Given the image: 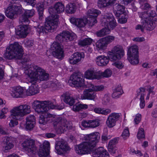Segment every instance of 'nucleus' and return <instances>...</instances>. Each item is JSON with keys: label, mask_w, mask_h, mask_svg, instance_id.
Listing matches in <instances>:
<instances>
[{"label": "nucleus", "mask_w": 157, "mask_h": 157, "mask_svg": "<svg viewBox=\"0 0 157 157\" xmlns=\"http://www.w3.org/2000/svg\"><path fill=\"white\" fill-rule=\"evenodd\" d=\"M64 5L60 2L56 3L53 8H50L48 11L51 15L52 18L48 17L46 19V21L44 26L38 25L37 27L34 26L36 31L40 34L46 33L48 32H52L57 28V24L58 21V16L56 13H60L64 12Z\"/></svg>", "instance_id": "1"}, {"label": "nucleus", "mask_w": 157, "mask_h": 157, "mask_svg": "<svg viewBox=\"0 0 157 157\" xmlns=\"http://www.w3.org/2000/svg\"><path fill=\"white\" fill-rule=\"evenodd\" d=\"M23 67L24 68L27 69L25 72L27 75V79L29 82L35 84L38 80L42 81L47 80L49 78V74L41 67L27 63Z\"/></svg>", "instance_id": "2"}, {"label": "nucleus", "mask_w": 157, "mask_h": 157, "mask_svg": "<svg viewBox=\"0 0 157 157\" xmlns=\"http://www.w3.org/2000/svg\"><path fill=\"white\" fill-rule=\"evenodd\" d=\"M85 138L86 141L75 147L76 153L79 155L90 153L94 151L97 144L100 140V135L99 132H96L87 135Z\"/></svg>", "instance_id": "3"}, {"label": "nucleus", "mask_w": 157, "mask_h": 157, "mask_svg": "<svg viewBox=\"0 0 157 157\" xmlns=\"http://www.w3.org/2000/svg\"><path fill=\"white\" fill-rule=\"evenodd\" d=\"M108 58L102 56L97 57L96 61L99 66H106L109 59L111 61H116L120 59L124 55V51L121 46L117 45L114 46L111 51L108 52Z\"/></svg>", "instance_id": "4"}, {"label": "nucleus", "mask_w": 157, "mask_h": 157, "mask_svg": "<svg viewBox=\"0 0 157 157\" xmlns=\"http://www.w3.org/2000/svg\"><path fill=\"white\" fill-rule=\"evenodd\" d=\"M6 52L4 56L8 59H11L13 58L21 59L23 64L29 62V59L23 56V49L22 46L17 42L11 44L6 49Z\"/></svg>", "instance_id": "5"}, {"label": "nucleus", "mask_w": 157, "mask_h": 157, "mask_svg": "<svg viewBox=\"0 0 157 157\" xmlns=\"http://www.w3.org/2000/svg\"><path fill=\"white\" fill-rule=\"evenodd\" d=\"M33 105L37 113L47 112L49 108L61 110L64 108L63 106L55 105L51 101H43L36 100L33 102Z\"/></svg>", "instance_id": "6"}, {"label": "nucleus", "mask_w": 157, "mask_h": 157, "mask_svg": "<svg viewBox=\"0 0 157 157\" xmlns=\"http://www.w3.org/2000/svg\"><path fill=\"white\" fill-rule=\"evenodd\" d=\"M31 112V107L27 104L15 107L10 110V118L16 120L22 119V117Z\"/></svg>", "instance_id": "7"}, {"label": "nucleus", "mask_w": 157, "mask_h": 157, "mask_svg": "<svg viewBox=\"0 0 157 157\" xmlns=\"http://www.w3.org/2000/svg\"><path fill=\"white\" fill-rule=\"evenodd\" d=\"M54 126L57 127V131L59 133H63L67 129L71 128V123L67 121L66 119L61 117H56L53 123Z\"/></svg>", "instance_id": "8"}, {"label": "nucleus", "mask_w": 157, "mask_h": 157, "mask_svg": "<svg viewBox=\"0 0 157 157\" xmlns=\"http://www.w3.org/2000/svg\"><path fill=\"white\" fill-rule=\"evenodd\" d=\"M70 80L76 88L82 90L85 87L83 76L80 72L74 73L71 76Z\"/></svg>", "instance_id": "9"}, {"label": "nucleus", "mask_w": 157, "mask_h": 157, "mask_svg": "<svg viewBox=\"0 0 157 157\" xmlns=\"http://www.w3.org/2000/svg\"><path fill=\"white\" fill-rule=\"evenodd\" d=\"M127 55L128 59L132 64H138L139 62L138 46L134 45L129 47Z\"/></svg>", "instance_id": "10"}, {"label": "nucleus", "mask_w": 157, "mask_h": 157, "mask_svg": "<svg viewBox=\"0 0 157 157\" xmlns=\"http://www.w3.org/2000/svg\"><path fill=\"white\" fill-rule=\"evenodd\" d=\"M102 25L106 27L107 28L113 29L117 25L115 19L111 14H105L101 19Z\"/></svg>", "instance_id": "11"}, {"label": "nucleus", "mask_w": 157, "mask_h": 157, "mask_svg": "<svg viewBox=\"0 0 157 157\" xmlns=\"http://www.w3.org/2000/svg\"><path fill=\"white\" fill-rule=\"evenodd\" d=\"M22 12V9L21 5L17 6L13 5L8 7L5 11L6 17L10 19L14 18L16 15L20 14Z\"/></svg>", "instance_id": "12"}, {"label": "nucleus", "mask_w": 157, "mask_h": 157, "mask_svg": "<svg viewBox=\"0 0 157 157\" xmlns=\"http://www.w3.org/2000/svg\"><path fill=\"white\" fill-rule=\"evenodd\" d=\"M87 17L86 18L87 24L89 26L92 27L97 22L96 18L98 15L101 14V12L99 10L92 9L89 10L87 12Z\"/></svg>", "instance_id": "13"}, {"label": "nucleus", "mask_w": 157, "mask_h": 157, "mask_svg": "<svg viewBox=\"0 0 157 157\" xmlns=\"http://www.w3.org/2000/svg\"><path fill=\"white\" fill-rule=\"evenodd\" d=\"M55 148L57 153L60 155L67 153L71 149L67 143L64 140L56 142Z\"/></svg>", "instance_id": "14"}, {"label": "nucleus", "mask_w": 157, "mask_h": 157, "mask_svg": "<svg viewBox=\"0 0 157 157\" xmlns=\"http://www.w3.org/2000/svg\"><path fill=\"white\" fill-rule=\"evenodd\" d=\"M75 37V34L71 33L67 31H63L58 34L56 37V40L60 43L73 40Z\"/></svg>", "instance_id": "15"}, {"label": "nucleus", "mask_w": 157, "mask_h": 157, "mask_svg": "<svg viewBox=\"0 0 157 157\" xmlns=\"http://www.w3.org/2000/svg\"><path fill=\"white\" fill-rule=\"evenodd\" d=\"M24 150L30 154H34L36 152V147L35 141L33 139L25 140L22 144Z\"/></svg>", "instance_id": "16"}, {"label": "nucleus", "mask_w": 157, "mask_h": 157, "mask_svg": "<svg viewBox=\"0 0 157 157\" xmlns=\"http://www.w3.org/2000/svg\"><path fill=\"white\" fill-rule=\"evenodd\" d=\"M51 49L54 57L59 59H62L63 57V51L59 43L56 42H53L51 45Z\"/></svg>", "instance_id": "17"}, {"label": "nucleus", "mask_w": 157, "mask_h": 157, "mask_svg": "<svg viewBox=\"0 0 157 157\" xmlns=\"http://www.w3.org/2000/svg\"><path fill=\"white\" fill-rule=\"evenodd\" d=\"M139 15L140 17L142 19H148L150 21H151L154 25V28H155V24L154 23V21L157 20V14L155 11L149 10L148 11L147 13L145 12L139 13Z\"/></svg>", "instance_id": "18"}, {"label": "nucleus", "mask_w": 157, "mask_h": 157, "mask_svg": "<svg viewBox=\"0 0 157 157\" xmlns=\"http://www.w3.org/2000/svg\"><path fill=\"white\" fill-rule=\"evenodd\" d=\"M120 116L118 113H113L108 117L106 122V125L109 128H112L114 126L116 122L119 120Z\"/></svg>", "instance_id": "19"}, {"label": "nucleus", "mask_w": 157, "mask_h": 157, "mask_svg": "<svg viewBox=\"0 0 157 157\" xmlns=\"http://www.w3.org/2000/svg\"><path fill=\"white\" fill-rule=\"evenodd\" d=\"M143 20L142 25H137L136 27V29H140L141 31L143 32L144 31V29L148 30H151L154 29V25L151 21L147 19L145 20L144 19Z\"/></svg>", "instance_id": "20"}, {"label": "nucleus", "mask_w": 157, "mask_h": 157, "mask_svg": "<svg viewBox=\"0 0 157 157\" xmlns=\"http://www.w3.org/2000/svg\"><path fill=\"white\" fill-rule=\"evenodd\" d=\"M84 56V54L83 52H75L69 59V61L71 64H76L80 61L81 59H83Z\"/></svg>", "instance_id": "21"}, {"label": "nucleus", "mask_w": 157, "mask_h": 157, "mask_svg": "<svg viewBox=\"0 0 157 157\" xmlns=\"http://www.w3.org/2000/svg\"><path fill=\"white\" fill-rule=\"evenodd\" d=\"M38 113L41 114L39 117V122L40 124L42 125L47 124L50 121V118L53 117L52 115L47 113V112Z\"/></svg>", "instance_id": "22"}, {"label": "nucleus", "mask_w": 157, "mask_h": 157, "mask_svg": "<svg viewBox=\"0 0 157 157\" xmlns=\"http://www.w3.org/2000/svg\"><path fill=\"white\" fill-rule=\"evenodd\" d=\"M26 89L25 88L17 86L14 89L13 96L16 98H22L26 96Z\"/></svg>", "instance_id": "23"}, {"label": "nucleus", "mask_w": 157, "mask_h": 157, "mask_svg": "<svg viewBox=\"0 0 157 157\" xmlns=\"http://www.w3.org/2000/svg\"><path fill=\"white\" fill-rule=\"evenodd\" d=\"M100 124V121L98 119L84 121L82 122V125L85 127L94 128Z\"/></svg>", "instance_id": "24"}, {"label": "nucleus", "mask_w": 157, "mask_h": 157, "mask_svg": "<svg viewBox=\"0 0 157 157\" xmlns=\"http://www.w3.org/2000/svg\"><path fill=\"white\" fill-rule=\"evenodd\" d=\"M28 26L27 25H20L16 30V33L20 37L24 38L28 33Z\"/></svg>", "instance_id": "25"}, {"label": "nucleus", "mask_w": 157, "mask_h": 157, "mask_svg": "<svg viewBox=\"0 0 157 157\" xmlns=\"http://www.w3.org/2000/svg\"><path fill=\"white\" fill-rule=\"evenodd\" d=\"M89 88L88 90L84 91L83 94L81 96L82 99H87L91 100H94L96 97V93Z\"/></svg>", "instance_id": "26"}, {"label": "nucleus", "mask_w": 157, "mask_h": 157, "mask_svg": "<svg viewBox=\"0 0 157 157\" xmlns=\"http://www.w3.org/2000/svg\"><path fill=\"white\" fill-rule=\"evenodd\" d=\"M87 20L86 18L83 19H76L75 18L72 17L70 19V21L78 27H84L87 24Z\"/></svg>", "instance_id": "27"}, {"label": "nucleus", "mask_w": 157, "mask_h": 157, "mask_svg": "<svg viewBox=\"0 0 157 157\" xmlns=\"http://www.w3.org/2000/svg\"><path fill=\"white\" fill-rule=\"evenodd\" d=\"M93 157H109V154L103 148L100 147L96 149L94 152Z\"/></svg>", "instance_id": "28"}, {"label": "nucleus", "mask_w": 157, "mask_h": 157, "mask_svg": "<svg viewBox=\"0 0 157 157\" xmlns=\"http://www.w3.org/2000/svg\"><path fill=\"white\" fill-rule=\"evenodd\" d=\"M36 124L35 117L33 115H30L26 118L25 128L28 130H31Z\"/></svg>", "instance_id": "29"}, {"label": "nucleus", "mask_w": 157, "mask_h": 157, "mask_svg": "<svg viewBox=\"0 0 157 157\" xmlns=\"http://www.w3.org/2000/svg\"><path fill=\"white\" fill-rule=\"evenodd\" d=\"M117 0H98V6L99 8L109 7L112 6Z\"/></svg>", "instance_id": "30"}, {"label": "nucleus", "mask_w": 157, "mask_h": 157, "mask_svg": "<svg viewBox=\"0 0 157 157\" xmlns=\"http://www.w3.org/2000/svg\"><path fill=\"white\" fill-rule=\"evenodd\" d=\"M119 138L118 137L115 138L111 140L109 142L108 148L109 151L111 154L115 153L116 149L115 145L118 143Z\"/></svg>", "instance_id": "31"}, {"label": "nucleus", "mask_w": 157, "mask_h": 157, "mask_svg": "<svg viewBox=\"0 0 157 157\" xmlns=\"http://www.w3.org/2000/svg\"><path fill=\"white\" fill-rule=\"evenodd\" d=\"M49 143L48 141L44 142L43 145L41 146L39 149L38 153L39 156L42 157L43 155H44V152L45 153V155H46L48 154V152H49Z\"/></svg>", "instance_id": "32"}, {"label": "nucleus", "mask_w": 157, "mask_h": 157, "mask_svg": "<svg viewBox=\"0 0 157 157\" xmlns=\"http://www.w3.org/2000/svg\"><path fill=\"white\" fill-rule=\"evenodd\" d=\"M85 76L86 78L88 79H99L101 78L99 72H95L91 70L87 71L85 73Z\"/></svg>", "instance_id": "33"}, {"label": "nucleus", "mask_w": 157, "mask_h": 157, "mask_svg": "<svg viewBox=\"0 0 157 157\" xmlns=\"http://www.w3.org/2000/svg\"><path fill=\"white\" fill-rule=\"evenodd\" d=\"M61 97L65 102L71 106L73 105L75 102V100L71 96V94L69 92L64 93Z\"/></svg>", "instance_id": "34"}, {"label": "nucleus", "mask_w": 157, "mask_h": 157, "mask_svg": "<svg viewBox=\"0 0 157 157\" xmlns=\"http://www.w3.org/2000/svg\"><path fill=\"white\" fill-rule=\"evenodd\" d=\"M27 89H26V96L35 95L39 92V90L35 84H33Z\"/></svg>", "instance_id": "35"}, {"label": "nucleus", "mask_w": 157, "mask_h": 157, "mask_svg": "<svg viewBox=\"0 0 157 157\" xmlns=\"http://www.w3.org/2000/svg\"><path fill=\"white\" fill-rule=\"evenodd\" d=\"M113 10L116 16L119 17L124 13L125 8L124 6L117 3L113 6Z\"/></svg>", "instance_id": "36"}, {"label": "nucleus", "mask_w": 157, "mask_h": 157, "mask_svg": "<svg viewBox=\"0 0 157 157\" xmlns=\"http://www.w3.org/2000/svg\"><path fill=\"white\" fill-rule=\"evenodd\" d=\"M146 91V89L144 87H140V88L137 91V96L140 95V107L141 109L143 108L145 105V101L144 100V96L145 95V92Z\"/></svg>", "instance_id": "37"}, {"label": "nucleus", "mask_w": 157, "mask_h": 157, "mask_svg": "<svg viewBox=\"0 0 157 157\" xmlns=\"http://www.w3.org/2000/svg\"><path fill=\"white\" fill-rule=\"evenodd\" d=\"M76 7L74 3H69L67 4L65 8V11L69 14H72L74 13L76 10Z\"/></svg>", "instance_id": "38"}, {"label": "nucleus", "mask_w": 157, "mask_h": 157, "mask_svg": "<svg viewBox=\"0 0 157 157\" xmlns=\"http://www.w3.org/2000/svg\"><path fill=\"white\" fill-rule=\"evenodd\" d=\"M110 33V29L108 28H107L105 26V28L96 32V34L98 36L101 37L109 34Z\"/></svg>", "instance_id": "39"}, {"label": "nucleus", "mask_w": 157, "mask_h": 157, "mask_svg": "<svg viewBox=\"0 0 157 157\" xmlns=\"http://www.w3.org/2000/svg\"><path fill=\"white\" fill-rule=\"evenodd\" d=\"M105 42L103 40V38L99 40L96 43V46L98 50L104 49L107 46Z\"/></svg>", "instance_id": "40"}, {"label": "nucleus", "mask_w": 157, "mask_h": 157, "mask_svg": "<svg viewBox=\"0 0 157 157\" xmlns=\"http://www.w3.org/2000/svg\"><path fill=\"white\" fill-rule=\"evenodd\" d=\"M88 87L90 88L91 90L94 91H101L104 89V86L103 85L94 86L92 83H89L87 85Z\"/></svg>", "instance_id": "41"}, {"label": "nucleus", "mask_w": 157, "mask_h": 157, "mask_svg": "<svg viewBox=\"0 0 157 157\" xmlns=\"http://www.w3.org/2000/svg\"><path fill=\"white\" fill-rule=\"evenodd\" d=\"M88 108L87 105L76 103L74 105L73 107V109L74 111H79L81 109H85Z\"/></svg>", "instance_id": "42"}, {"label": "nucleus", "mask_w": 157, "mask_h": 157, "mask_svg": "<svg viewBox=\"0 0 157 157\" xmlns=\"http://www.w3.org/2000/svg\"><path fill=\"white\" fill-rule=\"evenodd\" d=\"M9 137H7L6 141L4 143L5 151L6 152L8 150L12 148L13 147V145L11 142H10Z\"/></svg>", "instance_id": "43"}, {"label": "nucleus", "mask_w": 157, "mask_h": 157, "mask_svg": "<svg viewBox=\"0 0 157 157\" xmlns=\"http://www.w3.org/2000/svg\"><path fill=\"white\" fill-rule=\"evenodd\" d=\"M92 41V40L91 38H85L83 40L79 41L78 42V44L82 46H85L90 44Z\"/></svg>", "instance_id": "44"}, {"label": "nucleus", "mask_w": 157, "mask_h": 157, "mask_svg": "<svg viewBox=\"0 0 157 157\" xmlns=\"http://www.w3.org/2000/svg\"><path fill=\"white\" fill-rule=\"evenodd\" d=\"M101 78V77H104L108 78L110 77L112 74V71L109 69L106 70L104 72H101L100 74Z\"/></svg>", "instance_id": "45"}, {"label": "nucleus", "mask_w": 157, "mask_h": 157, "mask_svg": "<svg viewBox=\"0 0 157 157\" xmlns=\"http://www.w3.org/2000/svg\"><path fill=\"white\" fill-rule=\"evenodd\" d=\"M44 6L43 5H38L37 6L38 7V12L39 15V19L40 20H41L44 18L43 17V11L44 10V8L43 7Z\"/></svg>", "instance_id": "46"}, {"label": "nucleus", "mask_w": 157, "mask_h": 157, "mask_svg": "<svg viewBox=\"0 0 157 157\" xmlns=\"http://www.w3.org/2000/svg\"><path fill=\"white\" fill-rule=\"evenodd\" d=\"M139 3L141 5V8L143 10L147 9L149 7V5L146 2L147 0H139Z\"/></svg>", "instance_id": "47"}, {"label": "nucleus", "mask_w": 157, "mask_h": 157, "mask_svg": "<svg viewBox=\"0 0 157 157\" xmlns=\"http://www.w3.org/2000/svg\"><path fill=\"white\" fill-rule=\"evenodd\" d=\"M47 86L52 91L55 90L57 89V86L56 83L52 81L48 82L47 83Z\"/></svg>", "instance_id": "48"}, {"label": "nucleus", "mask_w": 157, "mask_h": 157, "mask_svg": "<svg viewBox=\"0 0 157 157\" xmlns=\"http://www.w3.org/2000/svg\"><path fill=\"white\" fill-rule=\"evenodd\" d=\"M103 39L107 45L114 40L115 37L113 36H108L103 38Z\"/></svg>", "instance_id": "49"}, {"label": "nucleus", "mask_w": 157, "mask_h": 157, "mask_svg": "<svg viewBox=\"0 0 157 157\" xmlns=\"http://www.w3.org/2000/svg\"><path fill=\"white\" fill-rule=\"evenodd\" d=\"M137 137L139 139L145 137L144 130L143 128H141L139 129L137 133Z\"/></svg>", "instance_id": "50"}, {"label": "nucleus", "mask_w": 157, "mask_h": 157, "mask_svg": "<svg viewBox=\"0 0 157 157\" xmlns=\"http://www.w3.org/2000/svg\"><path fill=\"white\" fill-rule=\"evenodd\" d=\"M24 13L26 16L29 18L34 15L35 13V11L33 9L26 10Z\"/></svg>", "instance_id": "51"}, {"label": "nucleus", "mask_w": 157, "mask_h": 157, "mask_svg": "<svg viewBox=\"0 0 157 157\" xmlns=\"http://www.w3.org/2000/svg\"><path fill=\"white\" fill-rule=\"evenodd\" d=\"M129 132L128 128L125 129L122 134V136L124 140L126 139L129 136Z\"/></svg>", "instance_id": "52"}, {"label": "nucleus", "mask_w": 157, "mask_h": 157, "mask_svg": "<svg viewBox=\"0 0 157 157\" xmlns=\"http://www.w3.org/2000/svg\"><path fill=\"white\" fill-rule=\"evenodd\" d=\"M29 18L27 17L25 13L21 16L20 18V21L21 22H28L29 21L28 19Z\"/></svg>", "instance_id": "53"}, {"label": "nucleus", "mask_w": 157, "mask_h": 157, "mask_svg": "<svg viewBox=\"0 0 157 157\" xmlns=\"http://www.w3.org/2000/svg\"><path fill=\"white\" fill-rule=\"evenodd\" d=\"M113 65L119 69H121L124 67V65L120 62H116L113 64Z\"/></svg>", "instance_id": "54"}, {"label": "nucleus", "mask_w": 157, "mask_h": 157, "mask_svg": "<svg viewBox=\"0 0 157 157\" xmlns=\"http://www.w3.org/2000/svg\"><path fill=\"white\" fill-rule=\"evenodd\" d=\"M141 118V115L140 114H137L136 115L134 121L136 124H138L140 121Z\"/></svg>", "instance_id": "55"}, {"label": "nucleus", "mask_w": 157, "mask_h": 157, "mask_svg": "<svg viewBox=\"0 0 157 157\" xmlns=\"http://www.w3.org/2000/svg\"><path fill=\"white\" fill-rule=\"evenodd\" d=\"M18 124V122L16 120L11 119L9 123V125L10 127H13L17 125Z\"/></svg>", "instance_id": "56"}, {"label": "nucleus", "mask_w": 157, "mask_h": 157, "mask_svg": "<svg viewBox=\"0 0 157 157\" xmlns=\"http://www.w3.org/2000/svg\"><path fill=\"white\" fill-rule=\"evenodd\" d=\"M122 93L120 92H117L115 91H113V92L112 94V97L113 98H118L121 94Z\"/></svg>", "instance_id": "57"}, {"label": "nucleus", "mask_w": 157, "mask_h": 157, "mask_svg": "<svg viewBox=\"0 0 157 157\" xmlns=\"http://www.w3.org/2000/svg\"><path fill=\"white\" fill-rule=\"evenodd\" d=\"M34 41L31 40H28L25 43V44L26 46L30 47L33 45Z\"/></svg>", "instance_id": "58"}, {"label": "nucleus", "mask_w": 157, "mask_h": 157, "mask_svg": "<svg viewBox=\"0 0 157 157\" xmlns=\"http://www.w3.org/2000/svg\"><path fill=\"white\" fill-rule=\"evenodd\" d=\"M133 40L136 42H142L145 40V39L144 37H137L134 38L133 39Z\"/></svg>", "instance_id": "59"}, {"label": "nucleus", "mask_w": 157, "mask_h": 157, "mask_svg": "<svg viewBox=\"0 0 157 157\" xmlns=\"http://www.w3.org/2000/svg\"><path fill=\"white\" fill-rule=\"evenodd\" d=\"M114 91H117V92H120L122 93L123 90L121 85H118L116 87L114 90Z\"/></svg>", "instance_id": "60"}, {"label": "nucleus", "mask_w": 157, "mask_h": 157, "mask_svg": "<svg viewBox=\"0 0 157 157\" xmlns=\"http://www.w3.org/2000/svg\"><path fill=\"white\" fill-rule=\"evenodd\" d=\"M111 112V110L109 109H102V114L105 115H107Z\"/></svg>", "instance_id": "61"}, {"label": "nucleus", "mask_w": 157, "mask_h": 157, "mask_svg": "<svg viewBox=\"0 0 157 157\" xmlns=\"http://www.w3.org/2000/svg\"><path fill=\"white\" fill-rule=\"evenodd\" d=\"M26 2L28 5H31L33 6H34L35 3L34 0H26Z\"/></svg>", "instance_id": "62"}, {"label": "nucleus", "mask_w": 157, "mask_h": 157, "mask_svg": "<svg viewBox=\"0 0 157 157\" xmlns=\"http://www.w3.org/2000/svg\"><path fill=\"white\" fill-rule=\"evenodd\" d=\"M45 136L48 138H53L56 135L52 133H47L46 134Z\"/></svg>", "instance_id": "63"}, {"label": "nucleus", "mask_w": 157, "mask_h": 157, "mask_svg": "<svg viewBox=\"0 0 157 157\" xmlns=\"http://www.w3.org/2000/svg\"><path fill=\"white\" fill-rule=\"evenodd\" d=\"M152 116L153 117L155 118L157 117V108L154 109L152 113Z\"/></svg>", "instance_id": "64"}]
</instances>
